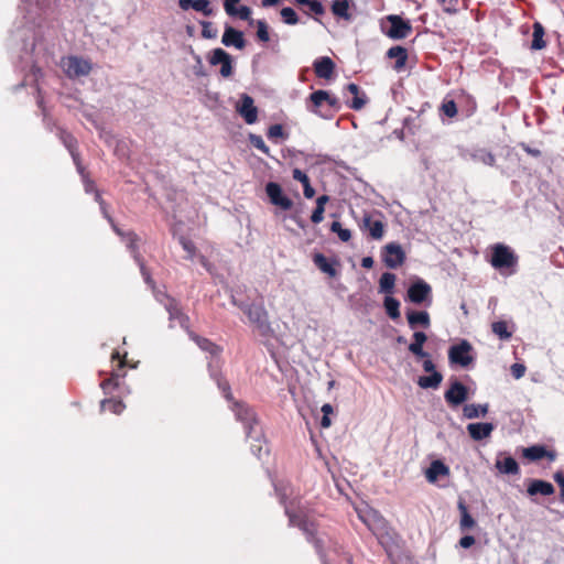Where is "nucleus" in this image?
I'll use <instances>...</instances> for the list:
<instances>
[{"label": "nucleus", "instance_id": "53", "mask_svg": "<svg viewBox=\"0 0 564 564\" xmlns=\"http://www.w3.org/2000/svg\"><path fill=\"white\" fill-rule=\"evenodd\" d=\"M324 212H325L324 207L316 206L311 216L312 223H314V224L322 223L324 219Z\"/></svg>", "mask_w": 564, "mask_h": 564}, {"label": "nucleus", "instance_id": "55", "mask_svg": "<svg viewBox=\"0 0 564 564\" xmlns=\"http://www.w3.org/2000/svg\"><path fill=\"white\" fill-rule=\"evenodd\" d=\"M119 381V375H112L111 378L104 380L100 386L101 388L107 391L108 389L115 388L118 386Z\"/></svg>", "mask_w": 564, "mask_h": 564}, {"label": "nucleus", "instance_id": "9", "mask_svg": "<svg viewBox=\"0 0 564 564\" xmlns=\"http://www.w3.org/2000/svg\"><path fill=\"white\" fill-rule=\"evenodd\" d=\"M155 297L160 303H162L164 305L165 310L169 313L170 327H174V323L177 322L181 327H183L185 329L188 328V317L182 313V311L178 307L177 302L174 299H172L161 292H156Z\"/></svg>", "mask_w": 564, "mask_h": 564}, {"label": "nucleus", "instance_id": "57", "mask_svg": "<svg viewBox=\"0 0 564 564\" xmlns=\"http://www.w3.org/2000/svg\"><path fill=\"white\" fill-rule=\"evenodd\" d=\"M292 176L294 180L301 182L303 186L310 182L308 176L300 169H294L292 172Z\"/></svg>", "mask_w": 564, "mask_h": 564}, {"label": "nucleus", "instance_id": "34", "mask_svg": "<svg viewBox=\"0 0 564 564\" xmlns=\"http://www.w3.org/2000/svg\"><path fill=\"white\" fill-rule=\"evenodd\" d=\"M313 261H314V264L322 272L328 274L329 276H335L337 274V271L335 270L333 263H330L324 254H322V253L314 254Z\"/></svg>", "mask_w": 564, "mask_h": 564}, {"label": "nucleus", "instance_id": "28", "mask_svg": "<svg viewBox=\"0 0 564 564\" xmlns=\"http://www.w3.org/2000/svg\"><path fill=\"white\" fill-rule=\"evenodd\" d=\"M523 456L530 460H540L544 457H547L550 460L555 459V454L553 452H549L544 446L540 445L524 448Z\"/></svg>", "mask_w": 564, "mask_h": 564}, {"label": "nucleus", "instance_id": "58", "mask_svg": "<svg viewBox=\"0 0 564 564\" xmlns=\"http://www.w3.org/2000/svg\"><path fill=\"white\" fill-rule=\"evenodd\" d=\"M307 6L316 15H322L325 12L323 4L317 0H312Z\"/></svg>", "mask_w": 564, "mask_h": 564}, {"label": "nucleus", "instance_id": "24", "mask_svg": "<svg viewBox=\"0 0 564 564\" xmlns=\"http://www.w3.org/2000/svg\"><path fill=\"white\" fill-rule=\"evenodd\" d=\"M221 43L225 46H235L238 50L245 47L243 34L231 26H227L221 37Z\"/></svg>", "mask_w": 564, "mask_h": 564}, {"label": "nucleus", "instance_id": "33", "mask_svg": "<svg viewBox=\"0 0 564 564\" xmlns=\"http://www.w3.org/2000/svg\"><path fill=\"white\" fill-rule=\"evenodd\" d=\"M489 405L485 404H466L463 408V413L466 419H477L485 416L488 413Z\"/></svg>", "mask_w": 564, "mask_h": 564}, {"label": "nucleus", "instance_id": "35", "mask_svg": "<svg viewBox=\"0 0 564 564\" xmlns=\"http://www.w3.org/2000/svg\"><path fill=\"white\" fill-rule=\"evenodd\" d=\"M442 380H443V376L438 371H434L430 376L420 377L417 380V384L422 389H429V388L436 389L441 384Z\"/></svg>", "mask_w": 564, "mask_h": 564}, {"label": "nucleus", "instance_id": "39", "mask_svg": "<svg viewBox=\"0 0 564 564\" xmlns=\"http://www.w3.org/2000/svg\"><path fill=\"white\" fill-rule=\"evenodd\" d=\"M458 509L460 511V521H459V528L462 531L468 530L476 525L475 519L470 516L468 512L467 507L464 502L458 503Z\"/></svg>", "mask_w": 564, "mask_h": 564}, {"label": "nucleus", "instance_id": "64", "mask_svg": "<svg viewBox=\"0 0 564 564\" xmlns=\"http://www.w3.org/2000/svg\"><path fill=\"white\" fill-rule=\"evenodd\" d=\"M423 369H424V371L431 372V373L436 371L433 361L429 357H425V360L423 361Z\"/></svg>", "mask_w": 564, "mask_h": 564}, {"label": "nucleus", "instance_id": "17", "mask_svg": "<svg viewBox=\"0 0 564 564\" xmlns=\"http://www.w3.org/2000/svg\"><path fill=\"white\" fill-rule=\"evenodd\" d=\"M444 398L451 406H458L468 399L467 388L462 382L454 381L445 391Z\"/></svg>", "mask_w": 564, "mask_h": 564}, {"label": "nucleus", "instance_id": "54", "mask_svg": "<svg viewBox=\"0 0 564 564\" xmlns=\"http://www.w3.org/2000/svg\"><path fill=\"white\" fill-rule=\"evenodd\" d=\"M183 249L188 253V258L192 259L195 254V246L194 243L185 238H181L180 240Z\"/></svg>", "mask_w": 564, "mask_h": 564}, {"label": "nucleus", "instance_id": "29", "mask_svg": "<svg viewBox=\"0 0 564 564\" xmlns=\"http://www.w3.org/2000/svg\"><path fill=\"white\" fill-rule=\"evenodd\" d=\"M496 468L506 475H517L519 474V465L517 460L511 456H506L503 458H498L496 460Z\"/></svg>", "mask_w": 564, "mask_h": 564}, {"label": "nucleus", "instance_id": "43", "mask_svg": "<svg viewBox=\"0 0 564 564\" xmlns=\"http://www.w3.org/2000/svg\"><path fill=\"white\" fill-rule=\"evenodd\" d=\"M100 406L101 411H110L115 414H120L124 409V404L121 401L111 399L101 401Z\"/></svg>", "mask_w": 564, "mask_h": 564}, {"label": "nucleus", "instance_id": "5", "mask_svg": "<svg viewBox=\"0 0 564 564\" xmlns=\"http://www.w3.org/2000/svg\"><path fill=\"white\" fill-rule=\"evenodd\" d=\"M232 302L243 311L260 336L265 338L273 336V329L269 322L268 312L262 304L237 303L235 299H232Z\"/></svg>", "mask_w": 564, "mask_h": 564}, {"label": "nucleus", "instance_id": "11", "mask_svg": "<svg viewBox=\"0 0 564 564\" xmlns=\"http://www.w3.org/2000/svg\"><path fill=\"white\" fill-rule=\"evenodd\" d=\"M406 299L413 304L429 306L432 303V288L427 282L419 279L409 286Z\"/></svg>", "mask_w": 564, "mask_h": 564}, {"label": "nucleus", "instance_id": "59", "mask_svg": "<svg viewBox=\"0 0 564 564\" xmlns=\"http://www.w3.org/2000/svg\"><path fill=\"white\" fill-rule=\"evenodd\" d=\"M240 0H225L224 8L228 15H235L236 14V4L239 3Z\"/></svg>", "mask_w": 564, "mask_h": 564}, {"label": "nucleus", "instance_id": "44", "mask_svg": "<svg viewBox=\"0 0 564 564\" xmlns=\"http://www.w3.org/2000/svg\"><path fill=\"white\" fill-rule=\"evenodd\" d=\"M330 230L335 232L343 242H347L351 238V231L349 229L343 228L339 221H333Z\"/></svg>", "mask_w": 564, "mask_h": 564}, {"label": "nucleus", "instance_id": "22", "mask_svg": "<svg viewBox=\"0 0 564 564\" xmlns=\"http://www.w3.org/2000/svg\"><path fill=\"white\" fill-rule=\"evenodd\" d=\"M355 7L352 0H333L332 2V13L344 21L350 22L354 19L350 9Z\"/></svg>", "mask_w": 564, "mask_h": 564}, {"label": "nucleus", "instance_id": "10", "mask_svg": "<svg viewBox=\"0 0 564 564\" xmlns=\"http://www.w3.org/2000/svg\"><path fill=\"white\" fill-rule=\"evenodd\" d=\"M490 263L495 269L499 270L512 268L517 265L518 257L509 247L502 243H497L492 248Z\"/></svg>", "mask_w": 564, "mask_h": 564}, {"label": "nucleus", "instance_id": "38", "mask_svg": "<svg viewBox=\"0 0 564 564\" xmlns=\"http://www.w3.org/2000/svg\"><path fill=\"white\" fill-rule=\"evenodd\" d=\"M470 158L473 161L480 162L488 166H492L496 162L495 155L485 149H477L473 151Z\"/></svg>", "mask_w": 564, "mask_h": 564}, {"label": "nucleus", "instance_id": "13", "mask_svg": "<svg viewBox=\"0 0 564 564\" xmlns=\"http://www.w3.org/2000/svg\"><path fill=\"white\" fill-rule=\"evenodd\" d=\"M310 101L312 104V107L310 110L316 115H319L322 117H325L322 113L321 108L324 105L329 106L333 109L339 108V101L336 97L329 95L326 90H316L310 95Z\"/></svg>", "mask_w": 564, "mask_h": 564}, {"label": "nucleus", "instance_id": "20", "mask_svg": "<svg viewBox=\"0 0 564 564\" xmlns=\"http://www.w3.org/2000/svg\"><path fill=\"white\" fill-rule=\"evenodd\" d=\"M335 67V63L328 56L318 57L313 63L315 75L327 80L334 77Z\"/></svg>", "mask_w": 564, "mask_h": 564}, {"label": "nucleus", "instance_id": "16", "mask_svg": "<svg viewBox=\"0 0 564 564\" xmlns=\"http://www.w3.org/2000/svg\"><path fill=\"white\" fill-rule=\"evenodd\" d=\"M387 20L390 22L391 26L386 32V34L393 40H402L405 39L412 28L409 22L404 21L399 15H388Z\"/></svg>", "mask_w": 564, "mask_h": 564}, {"label": "nucleus", "instance_id": "40", "mask_svg": "<svg viewBox=\"0 0 564 564\" xmlns=\"http://www.w3.org/2000/svg\"><path fill=\"white\" fill-rule=\"evenodd\" d=\"M395 284V275L390 272H384L381 274L379 280V290L381 293L390 294L393 292Z\"/></svg>", "mask_w": 564, "mask_h": 564}, {"label": "nucleus", "instance_id": "46", "mask_svg": "<svg viewBox=\"0 0 564 564\" xmlns=\"http://www.w3.org/2000/svg\"><path fill=\"white\" fill-rule=\"evenodd\" d=\"M249 141L250 143L256 148L258 149L259 151H261L262 153L269 155L270 153V150L269 148L267 147V144L264 143L263 139L261 135H258V134H253V133H250L249 134Z\"/></svg>", "mask_w": 564, "mask_h": 564}, {"label": "nucleus", "instance_id": "15", "mask_svg": "<svg viewBox=\"0 0 564 564\" xmlns=\"http://www.w3.org/2000/svg\"><path fill=\"white\" fill-rule=\"evenodd\" d=\"M237 112L243 118L248 124H253L258 120V109L254 106L252 97L247 94L240 96V100L236 106Z\"/></svg>", "mask_w": 564, "mask_h": 564}, {"label": "nucleus", "instance_id": "27", "mask_svg": "<svg viewBox=\"0 0 564 564\" xmlns=\"http://www.w3.org/2000/svg\"><path fill=\"white\" fill-rule=\"evenodd\" d=\"M59 139L63 142V144L67 148V150L69 151V153L74 160V163L76 164L77 171L79 173H82V164L79 161L78 153L76 152L75 138L72 134L67 133L66 131L59 130Z\"/></svg>", "mask_w": 564, "mask_h": 564}, {"label": "nucleus", "instance_id": "1", "mask_svg": "<svg viewBox=\"0 0 564 564\" xmlns=\"http://www.w3.org/2000/svg\"><path fill=\"white\" fill-rule=\"evenodd\" d=\"M79 174L82 175V178H83L85 192L95 194V199H96V202L99 203L100 209H101L104 216L108 219V221L110 223V225H111L112 229L116 231V234L119 235L120 237H122V239L127 242V247L129 248V250L132 253L133 259L140 267L141 274H142L144 281L148 284H152L153 281L150 276V273L147 271L142 259H141L140 254L138 253V247H137L138 236L131 231L122 232L118 228V226L113 223V219L108 215L106 204L102 200L100 193L96 188L94 181H91L87 176V174H85L83 166H82V173H79Z\"/></svg>", "mask_w": 564, "mask_h": 564}, {"label": "nucleus", "instance_id": "25", "mask_svg": "<svg viewBox=\"0 0 564 564\" xmlns=\"http://www.w3.org/2000/svg\"><path fill=\"white\" fill-rule=\"evenodd\" d=\"M406 319L411 329H415L417 326L429 328L431 325L430 314L426 311H408Z\"/></svg>", "mask_w": 564, "mask_h": 564}, {"label": "nucleus", "instance_id": "18", "mask_svg": "<svg viewBox=\"0 0 564 564\" xmlns=\"http://www.w3.org/2000/svg\"><path fill=\"white\" fill-rule=\"evenodd\" d=\"M208 61L212 65L220 64L219 72L223 77H229L232 74V58L223 48L213 50Z\"/></svg>", "mask_w": 564, "mask_h": 564}, {"label": "nucleus", "instance_id": "21", "mask_svg": "<svg viewBox=\"0 0 564 564\" xmlns=\"http://www.w3.org/2000/svg\"><path fill=\"white\" fill-rule=\"evenodd\" d=\"M495 425L489 422L469 423L467 431L474 441H482L491 435Z\"/></svg>", "mask_w": 564, "mask_h": 564}, {"label": "nucleus", "instance_id": "48", "mask_svg": "<svg viewBox=\"0 0 564 564\" xmlns=\"http://www.w3.org/2000/svg\"><path fill=\"white\" fill-rule=\"evenodd\" d=\"M268 138L272 141L284 138V130L281 124H273L268 129Z\"/></svg>", "mask_w": 564, "mask_h": 564}, {"label": "nucleus", "instance_id": "7", "mask_svg": "<svg viewBox=\"0 0 564 564\" xmlns=\"http://www.w3.org/2000/svg\"><path fill=\"white\" fill-rule=\"evenodd\" d=\"M61 67L69 78L87 76L91 70V63L83 57L66 56L61 59Z\"/></svg>", "mask_w": 564, "mask_h": 564}, {"label": "nucleus", "instance_id": "4", "mask_svg": "<svg viewBox=\"0 0 564 564\" xmlns=\"http://www.w3.org/2000/svg\"><path fill=\"white\" fill-rule=\"evenodd\" d=\"M189 337L197 344V346L204 350L208 351L212 355V360L208 362V368L210 372V377L216 381L218 388L223 391L224 397L229 401L231 400L230 387L226 380H224L218 373L219 362L214 358L217 357L220 352L218 346L212 343L207 338H202L191 332H188Z\"/></svg>", "mask_w": 564, "mask_h": 564}, {"label": "nucleus", "instance_id": "26", "mask_svg": "<svg viewBox=\"0 0 564 564\" xmlns=\"http://www.w3.org/2000/svg\"><path fill=\"white\" fill-rule=\"evenodd\" d=\"M362 228L369 231L372 239H381L384 234V225L380 219H372L370 215H365L362 219Z\"/></svg>", "mask_w": 564, "mask_h": 564}, {"label": "nucleus", "instance_id": "61", "mask_svg": "<svg viewBox=\"0 0 564 564\" xmlns=\"http://www.w3.org/2000/svg\"><path fill=\"white\" fill-rule=\"evenodd\" d=\"M241 20H249L251 15V9L247 6H241L240 8L236 9V14Z\"/></svg>", "mask_w": 564, "mask_h": 564}, {"label": "nucleus", "instance_id": "52", "mask_svg": "<svg viewBox=\"0 0 564 564\" xmlns=\"http://www.w3.org/2000/svg\"><path fill=\"white\" fill-rule=\"evenodd\" d=\"M409 350L415 355L416 357L419 358H425V357H429L427 352H425L423 350V344L421 343H415V341H412L410 345H409Z\"/></svg>", "mask_w": 564, "mask_h": 564}, {"label": "nucleus", "instance_id": "49", "mask_svg": "<svg viewBox=\"0 0 564 564\" xmlns=\"http://www.w3.org/2000/svg\"><path fill=\"white\" fill-rule=\"evenodd\" d=\"M257 36L262 42H268L270 40L268 25L263 20H259L257 22Z\"/></svg>", "mask_w": 564, "mask_h": 564}, {"label": "nucleus", "instance_id": "42", "mask_svg": "<svg viewBox=\"0 0 564 564\" xmlns=\"http://www.w3.org/2000/svg\"><path fill=\"white\" fill-rule=\"evenodd\" d=\"M491 329L502 340H508L512 336V332L508 329V324L505 321H498L492 323Z\"/></svg>", "mask_w": 564, "mask_h": 564}, {"label": "nucleus", "instance_id": "47", "mask_svg": "<svg viewBox=\"0 0 564 564\" xmlns=\"http://www.w3.org/2000/svg\"><path fill=\"white\" fill-rule=\"evenodd\" d=\"M194 10L203 13L205 17H210L213 14V9L210 8L208 0H196Z\"/></svg>", "mask_w": 564, "mask_h": 564}, {"label": "nucleus", "instance_id": "8", "mask_svg": "<svg viewBox=\"0 0 564 564\" xmlns=\"http://www.w3.org/2000/svg\"><path fill=\"white\" fill-rule=\"evenodd\" d=\"M448 359L453 365H458L463 368L468 367L474 362L471 345L463 339L458 344L451 346L448 349Z\"/></svg>", "mask_w": 564, "mask_h": 564}, {"label": "nucleus", "instance_id": "19", "mask_svg": "<svg viewBox=\"0 0 564 564\" xmlns=\"http://www.w3.org/2000/svg\"><path fill=\"white\" fill-rule=\"evenodd\" d=\"M265 192L270 198L271 204L279 206L283 210L291 209L293 203L289 197H286L283 194L282 188L278 183H274V182L268 183L265 186Z\"/></svg>", "mask_w": 564, "mask_h": 564}, {"label": "nucleus", "instance_id": "56", "mask_svg": "<svg viewBox=\"0 0 564 564\" xmlns=\"http://www.w3.org/2000/svg\"><path fill=\"white\" fill-rule=\"evenodd\" d=\"M525 373V366L522 365V364H513L511 366V375L513 376V378L516 379H520L524 376Z\"/></svg>", "mask_w": 564, "mask_h": 564}, {"label": "nucleus", "instance_id": "2", "mask_svg": "<svg viewBox=\"0 0 564 564\" xmlns=\"http://www.w3.org/2000/svg\"><path fill=\"white\" fill-rule=\"evenodd\" d=\"M231 410L234 411L236 419L245 425L247 438L253 441L250 443L252 453L258 458H262L263 454H268V447L262 438V434L256 430L258 422L254 411L238 402L232 403Z\"/></svg>", "mask_w": 564, "mask_h": 564}, {"label": "nucleus", "instance_id": "6", "mask_svg": "<svg viewBox=\"0 0 564 564\" xmlns=\"http://www.w3.org/2000/svg\"><path fill=\"white\" fill-rule=\"evenodd\" d=\"M359 519L369 528L378 538H382L387 533L388 524L386 519L375 509L366 507L358 510Z\"/></svg>", "mask_w": 564, "mask_h": 564}, {"label": "nucleus", "instance_id": "14", "mask_svg": "<svg viewBox=\"0 0 564 564\" xmlns=\"http://www.w3.org/2000/svg\"><path fill=\"white\" fill-rule=\"evenodd\" d=\"M382 260L390 269H395L405 261V253L399 243L391 242L383 248Z\"/></svg>", "mask_w": 564, "mask_h": 564}, {"label": "nucleus", "instance_id": "63", "mask_svg": "<svg viewBox=\"0 0 564 564\" xmlns=\"http://www.w3.org/2000/svg\"><path fill=\"white\" fill-rule=\"evenodd\" d=\"M196 0H178V6L182 10L194 9Z\"/></svg>", "mask_w": 564, "mask_h": 564}, {"label": "nucleus", "instance_id": "36", "mask_svg": "<svg viewBox=\"0 0 564 564\" xmlns=\"http://www.w3.org/2000/svg\"><path fill=\"white\" fill-rule=\"evenodd\" d=\"M347 90L354 95L352 100L349 102V107L354 110H360L366 105L365 95L359 94V87L354 83L347 85Z\"/></svg>", "mask_w": 564, "mask_h": 564}, {"label": "nucleus", "instance_id": "51", "mask_svg": "<svg viewBox=\"0 0 564 564\" xmlns=\"http://www.w3.org/2000/svg\"><path fill=\"white\" fill-rule=\"evenodd\" d=\"M443 10L447 13H455L458 10V0H437Z\"/></svg>", "mask_w": 564, "mask_h": 564}, {"label": "nucleus", "instance_id": "41", "mask_svg": "<svg viewBox=\"0 0 564 564\" xmlns=\"http://www.w3.org/2000/svg\"><path fill=\"white\" fill-rule=\"evenodd\" d=\"M383 305L387 314L391 319H397L400 317V302L397 299L392 296H386Z\"/></svg>", "mask_w": 564, "mask_h": 564}, {"label": "nucleus", "instance_id": "45", "mask_svg": "<svg viewBox=\"0 0 564 564\" xmlns=\"http://www.w3.org/2000/svg\"><path fill=\"white\" fill-rule=\"evenodd\" d=\"M280 14L285 24L295 25L299 22L296 12L290 7L283 8Z\"/></svg>", "mask_w": 564, "mask_h": 564}, {"label": "nucleus", "instance_id": "12", "mask_svg": "<svg viewBox=\"0 0 564 564\" xmlns=\"http://www.w3.org/2000/svg\"><path fill=\"white\" fill-rule=\"evenodd\" d=\"M56 2L57 0H24V18L33 24L36 19L46 15Z\"/></svg>", "mask_w": 564, "mask_h": 564}, {"label": "nucleus", "instance_id": "31", "mask_svg": "<svg viewBox=\"0 0 564 564\" xmlns=\"http://www.w3.org/2000/svg\"><path fill=\"white\" fill-rule=\"evenodd\" d=\"M387 56L389 58H394L395 59L394 69L401 70L405 66V63L408 59V52L402 46H392L388 50Z\"/></svg>", "mask_w": 564, "mask_h": 564}, {"label": "nucleus", "instance_id": "60", "mask_svg": "<svg viewBox=\"0 0 564 564\" xmlns=\"http://www.w3.org/2000/svg\"><path fill=\"white\" fill-rule=\"evenodd\" d=\"M202 26H203V36L206 37V39H213L216 36V31L212 29V23L210 22H203L202 23Z\"/></svg>", "mask_w": 564, "mask_h": 564}, {"label": "nucleus", "instance_id": "50", "mask_svg": "<svg viewBox=\"0 0 564 564\" xmlns=\"http://www.w3.org/2000/svg\"><path fill=\"white\" fill-rule=\"evenodd\" d=\"M443 113L448 118H453L457 115V107L454 100H447L442 104L441 107Z\"/></svg>", "mask_w": 564, "mask_h": 564}, {"label": "nucleus", "instance_id": "23", "mask_svg": "<svg viewBox=\"0 0 564 564\" xmlns=\"http://www.w3.org/2000/svg\"><path fill=\"white\" fill-rule=\"evenodd\" d=\"M448 475L449 468L440 459L433 460L425 470V478L431 484H435L440 477Z\"/></svg>", "mask_w": 564, "mask_h": 564}, {"label": "nucleus", "instance_id": "37", "mask_svg": "<svg viewBox=\"0 0 564 564\" xmlns=\"http://www.w3.org/2000/svg\"><path fill=\"white\" fill-rule=\"evenodd\" d=\"M544 36V28L541 23L535 22L533 24V39L531 43L532 50H542L546 46L545 41L543 40Z\"/></svg>", "mask_w": 564, "mask_h": 564}, {"label": "nucleus", "instance_id": "3", "mask_svg": "<svg viewBox=\"0 0 564 564\" xmlns=\"http://www.w3.org/2000/svg\"><path fill=\"white\" fill-rule=\"evenodd\" d=\"M288 489L289 488L286 486H275V491L280 497L281 503L284 505L285 513L289 517L290 524L293 527H299L306 534L307 540L314 543L315 549L319 554L323 564H329L325 554H323L322 540L314 538V523L308 519V517L305 513H303L302 510H300L299 513H295L293 512L291 506L286 505L285 499L288 496Z\"/></svg>", "mask_w": 564, "mask_h": 564}, {"label": "nucleus", "instance_id": "62", "mask_svg": "<svg viewBox=\"0 0 564 564\" xmlns=\"http://www.w3.org/2000/svg\"><path fill=\"white\" fill-rule=\"evenodd\" d=\"M475 544V538L473 535H465L460 538L459 545L463 549H469L471 545Z\"/></svg>", "mask_w": 564, "mask_h": 564}, {"label": "nucleus", "instance_id": "32", "mask_svg": "<svg viewBox=\"0 0 564 564\" xmlns=\"http://www.w3.org/2000/svg\"><path fill=\"white\" fill-rule=\"evenodd\" d=\"M15 36L22 37L25 52H33L36 46L35 32L32 28H24L17 32Z\"/></svg>", "mask_w": 564, "mask_h": 564}, {"label": "nucleus", "instance_id": "30", "mask_svg": "<svg viewBox=\"0 0 564 564\" xmlns=\"http://www.w3.org/2000/svg\"><path fill=\"white\" fill-rule=\"evenodd\" d=\"M554 492V487L551 482L544 480H532L528 487V494L531 496L542 495L550 496Z\"/></svg>", "mask_w": 564, "mask_h": 564}]
</instances>
